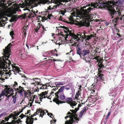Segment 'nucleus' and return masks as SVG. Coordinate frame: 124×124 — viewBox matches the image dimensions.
Here are the masks:
<instances>
[{"instance_id":"obj_32","label":"nucleus","mask_w":124,"mask_h":124,"mask_svg":"<svg viewBox=\"0 0 124 124\" xmlns=\"http://www.w3.org/2000/svg\"><path fill=\"white\" fill-rule=\"evenodd\" d=\"M53 16L52 14H48L47 16H46V20L47 21H49V20H51L52 19Z\"/></svg>"},{"instance_id":"obj_26","label":"nucleus","mask_w":124,"mask_h":124,"mask_svg":"<svg viewBox=\"0 0 124 124\" xmlns=\"http://www.w3.org/2000/svg\"><path fill=\"white\" fill-rule=\"evenodd\" d=\"M77 54H79L80 57L81 55L82 54V52L81 51V49L79 47H77L76 48Z\"/></svg>"},{"instance_id":"obj_28","label":"nucleus","mask_w":124,"mask_h":124,"mask_svg":"<svg viewBox=\"0 0 124 124\" xmlns=\"http://www.w3.org/2000/svg\"><path fill=\"white\" fill-rule=\"evenodd\" d=\"M6 93L5 91L4 90L2 91L1 94H0V101L2 99L4 98V96H5Z\"/></svg>"},{"instance_id":"obj_35","label":"nucleus","mask_w":124,"mask_h":124,"mask_svg":"<svg viewBox=\"0 0 124 124\" xmlns=\"http://www.w3.org/2000/svg\"><path fill=\"white\" fill-rule=\"evenodd\" d=\"M41 25L42 27V34H44L45 32V31H47L46 28L45 27H44V26H43L42 24H40Z\"/></svg>"},{"instance_id":"obj_18","label":"nucleus","mask_w":124,"mask_h":124,"mask_svg":"<svg viewBox=\"0 0 124 124\" xmlns=\"http://www.w3.org/2000/svg\"><path fill=\"white\" fill-rule=\"evenodd\" d=\"M12 67V68L13 70V72L14 73V74L16 75L17 73H19V74H21L20 72L21 71L20 70L19 68L18 67L12 65H11Z\"/></svg>"},{"instance_id":"obj_60","label":"nucleus","mask_w":124,"mask_h":124,"mask_svg":"<svg viewBox=\"0 0 124 124\" xmlns=\"http://www.w3.org/2000/svg\"><path fill=\"white\" fill-rule=\"evenodd\" d=\"M19 117L21 118V119H22L24 117V116H23V114H22L21 115L19 116Z\"/></svg>"},{"instance_id":"obj_1","label":"nucleus","mask_w":124,"mask_h":124,"mask_svg":"<svg viewBox=\"0 0 124 124\" xmlns=\"http://www.w3.org/2000/svg\"><path fill=\"white\" fill-rule=\"evenodd\" d=\"M71 11H72L71 13L73 15L76 14L78 12L81 15L83 18H86L84 21L83 22H81L77 23V25L79 26V27L86 26L87 27L89 26L90 23L89 21L92 19V17L89 14L90 11L93 8H87L86 10H85L84 8H80V11L78 10V8H72Z\"/></svg>"},{"instance_id":"obj_25","label":"nucleus","mask_w":124,"mask_h":124,"mask_svg":"<svg viewBox=\"0 0 124 124\" xmlns=\"http://www.w3.org/2000/svg\"><path fill=\"white\" fill-rule=\"evenodd\" d=\"M90 51L89 50H84L83 51L82 55L85 57L86 55H88L90 54Z\"/></svg>"},{"instance_id":"obj_41","label":"nucleus","mask_w":124,"mask_h":124,"mask_svg":"<svg viewBox=\"0 0 124 124\" xmlns=\"http://www.w3.org/2000/svg\"><path fill=\"white\" fill-rule=\"evenodd\" d=\"M10 72H5V74H4V76L5 77V78L6 79H7L8 78V74H9L10 73Z\"/></svg>"},{"instance_id":"obj_51","label":"nucleus","mask_w":124,"mask_h":124,"mask_svg":"<svg viewBox=\"0 0 124 124\" xmlns=\"http://www.w3.org/2000/svg\"><path fill=\"white\" fill-rule=\"evenodd\" d=\"M119 30L118 31V32L119 33ZM116 35H118V38H121V37L122 36V35H120V34H118V33H117L116 34Z\"/></svg>"},{"instance_id":"obj_33","label":"nucleus","mask_w":124,"mask_h":124,"mask_svg":"<svg viewBox=\"0 0 124 124\" xmlns=\"http://www.w3.org/2000/svg\"><path fill=\"white\" fill-rule=\"evenodd\" d=\"M28 25H26V24L25 25L23 28V32L24 33V34L25 35L26 34V32L27 31V29H28Z\"/></svg>"},{"instance_id":"obj_49","label":"nucleus","mask_w":124,"mask_h":124,"mask_svg":"<svg viewBox=\"0 0 124 124\" xmlns=\"http://www.w3.org/2000/svg\"><path fill=\"white\" fill-rule=\"evenodd\" d=\"M10 36H12L14 35V32L13 31H11L10 32Z\"/></svg>"},{"instance_id":"obj_63","label":"nucleus","mask_w":124,"mask_h":124,"mask_svg":"<svg viewBox=\"0 0 124 124\" xmlns=\"http://www.w3.org/2000/svg\"><path fill=\"white\" fill-rule=\"evenodd\" d=\"M2 76L1 75H0V80H2V81L4 80V79L2 78Z\"/></svg>"},{"instance_id":"obj_52","label":"nucleus","mask_w":124,"mask_h":124,"mask_svg":"<svg viewBox=\"0 0 124 124\" xmlns=\"http://www.w3.org/2000/svg\"><path fill=\"white\" fill-rule=\"evenodd\" d=\"M88 108H87L86 107H84L83 109V110H84V111L85 112H86V110Z\"/></svg>"},{"instance_id":"obj_13","label":"nucleus","mask_w":124,"mask_h":124,"mask_svg":"<svg viewBox=\"0 0 124 124\" xmlns=\"http://www.w3.org/2000/svg\"><path fill=\"white\" fill-rule=\"evenodd\" d=\"M7 61L4 56L0 57V68L5 69L8 67Z\"/></svg>"},{"instance_id":"obj_39","label":"nucleus","mask_w":124,"mask_h":124,"mask_svg":"<svg viewBox=\"0 0 124 124\" xmlns=\"http://www.w3.org/2000/svg\"><path fill=\"white\" fill-rule=\"evenodd\" d=\"M57 51L56 49H55L54 50H51V52L52 54H53L54 55H55L54 53H55H55H56V55L57 56H58V54H57Z\"/></svg>"},{"instance_id":"obj_12","label":"nucleus","mask_w":124,"mask_h":124,"mask_svg":"<svg viewBox=\"0 0 124 124\" xmlns=\"http://www.w3.org/2000/svg\"><path fill=\"white\" fill-rule=\"evenodd\" d=\"M65 86H62L58 90V91L55 93V98H54L53 100V101L55 102L58 100H59L58 98L59 97V94H61L62 93H63V91L64 88Z\"/></svg>"},{"instance_id":"obj_47","label":"nucleus","mask_w":124,"mask_h":124,"mask_svg":"<svg viewBox=\"0 0 124 124\" xmlns=\"http://www.w3.org/2000/svg\"><path fill=\"white\" fill-rule=\"evenodd\" d=\"M40 110H41V109L40 108H39V109H37L36 110V112H37V115L40 113Z\"/></svg>"},{"instance_id":"obj_59","label":"nucleus","mask_w":124,"mask_h":124,"mask_svg":"<svg viewBox=\"0 0 124 124\" xmlns=\"http://www.w3.org/2000/svg\"><path fill=\"white\" fill-rule=\"evenodd\" d=\"M9 118L8 116V117H5V119L6 121H8L9 120Z\"/></svg>"},{"instance_id":"obj_30","label":"nucleus","mask_w":124,"mask_h":124,"mask_svg":"<svg viewBox=\"0 0 124 124\" xmlns=\"http://www.w3.org/2000/svg\"><path fill=\"white\" fill-rule=\"evenodd\" d=\"M62 93L61 94H59V97L60 99L62 100H63L65 99V96L64 95L63 93Z\"/></svg>"},{"instance_id":"obj_53","label":"nucleus","mask_w":124,"mask_h":124,"mask_svg":"<svg viewBox=\"0 0 124 124\" xmlns=\"http://www.w3.org/2000/svg\"><path fill=\"white\" fill-rule=\"evenodd\" d=\"M99 48H98L96 47V48L95 50V52H96V53H99L100 52H98V51L99 50Z\"/></svg>"},{"instance_id":"obj_40","label":"nucleus","mask_w":124,"mask_h":124,"mask_svg":"<svg viewBox=\"0 0 124 124\" xmlns=\"http://www.w3.org/2000/svg\"><path fill=\"white\" fill-rule=\"evenodd\" d=\"M80 95V93H78V92H77L76 93V94L75 96V99H76L77 100H78V98L79 97V96Z\"/></svg>"},{"instance_id":"obj_2","label":"nucleus","mask_w":124,"mask_h":124,"mask_svg":"<svg viewBox=\"0 0 124 124\" xmlns=\"http://www.w3.org/2000/svg\"><path fill=\"white\" fill-rule=\"evenodd\" d=\"M62 27L64 29L66 30L67 31H64L65 32L67 33V35H63L65 39H66L69 36H71V39L69 40L70 42L71 43L74 42V44H77L81 41L83 42L84 39H83L84 36V35H82V33L80 32H79L77 33L76 35L74 33V31L71 30H70L69 28L65 26H63ZM71 30V29H70Z\"/></svg>"},{"instance_id":"obj_4","label":"nucleus","mask_w":124,"mask_h":124,"mask_svg":"<svg viewBox=\"0 0 124 124\" xmlns=\"http://www.w3.org/2000/svg\"><path fill=\"white\" fill-rule=\"evenodd\" d=\"M20 8H0V10L2 9H5V11L4 12V15L2 16V18H5L6 16L8 17H12V21L11 22H12L16 19L17 16V15H13L16 13L17 11H21Z\"/></svg>"},{"instance_id":"obj_61","label":"nucleus","mask_w":124,"mask_h":124,"mask_svg":"<svg viewBox=\"0 0 124 124\" xmlns=\"http://www.w3.org/2000/svg\"><path fill=\"white\" fill-rule=\"evenodd\" d=\"M73 52V50H72V49H71L70 52L69 53H66V54H67H67H69L71 52Z\"/></svg>"},{"instance_id":"obj_55","label":"nucleus","mask_w":124,"mask_h":124,"mask_svg":"<svg viewBox=\"0 0 124 124\" xmlns=\"http://www.w3.org/2000/svg\"><path fill=\"white\" fill-rule=\"evenodd\" d=\"M110 112H109L107 115V116L105 119H107L108 118V117L110 115Z\"/></svg>"},{"instance_id":"obj_43","label":"nucleus","mask_w":124,"mask_h":124,"mask_svg":"<svg viewBox=\"0 0 124 124\" xmlns=\"http://www.w3.org/2000/svg\"><path fill=\"white\" fill-rule=\"evenodd\" d=\"M55 84L56 85V87H59L58 85H63V84L62 83H60V82H56L55 83Z\"/></svg>"},{"instance_id":"obj_15","label":"nucleus","mask_w":124,"mask_h":124,"mask_svg":"<svg viewBox=\"0 0 124 124\" xmlns=\"http://www.w3.org/2000/svg\"><path fill=\"white\" fill-rule=\"evenodd\" d=\"M47 93V92L45 91L44 92H42L41 93L39 94H38V95L39 96V99L40 100V101L42 102V100L44 98H45L46 97L47 99H51L50 98V97L51 96V95H50L48 97L46 96Z\"/></svg>"},{"instance_id":"obj_17","label":"nucleus","mask_w":124,"mask_h":124,"mask_svg":"<svg viewBox=\"0 0 124 124\" xmlns=\"http://www.w3.org/2000/svg\"><path fill=\"white\" fill-rule=\"evenodd\" d=\"M83 34H84V36L83 38L85 39L86 41H87V40H89L92 38H93L95 37L96 35V34L94 32H92L90 35H88L87 36L85 35V34L84 33H83Z\"/></svg>"},{"instance_id":"obj_58","label":"nucleus","mask_w":124,"mask_h":124,"mask_svg":"<svg viewBox=\"0 0 124 124\" xmlns=\"http://www.w3.org/2000/svg\"><path fill=\"white\" fill-rule=\"evenodd\" d=\"M59 3H60L62 1H63V0H56Z\"/></svg>"},{"instance_id":"obj_29","label":"nucleus","mask_w":124,"mask_h":124,"mask_svg":"<svg viewBox=\"0 0 124 124\" xmlns=\"http://www.w3.org/2000/svg\"><path fill=\"white\" fill-rule=\"evenodd\" d=\"M8 94H6V100L7 101H8L9 98L11 97V96L13 95L14 94V93L13 92H12L10 94H9V95H8Z\"/></svg>"},{"instance_id":"obj_54","label":"nucleus","mask_w":124,"mask_h":124,"mask_svg":"<svg viewBox=\"0 0 124 124\" xmlns=\"http://www.w3.org/2000/svg\"><path fill=\"white\" fill-rule=\"evenodd\" d=\"M64 35V34H61V33H60L59 34V36H60V35H61L62 36V37H63L64 38H63V39H65V40H67V38L68 37H67V38H66V39H65V38L64 37L63 35Z\"/></svg>"},{"instance_id":"obj_3","label":"nucleus","mask_w":124,"mask_h":124,"mask_svg":"<svg viewBox=\"0 0 124 124\" xmlns=\"http://www.w3.org/2000/svg\"><path fill=\"white\" fill-rule=\"evenodd\" d=\"M108 10V12L111 16V18L115 17L112 22L114 24V26H116L117 23L120 20H123L124 22V15L122 14V10L121 8H116L117 11L114 8H106Z\"/></svg>"},{"instance_id":"obj_20","label":"nucleus","mask_w":124,"mask_h":124,"mask_svg":"<svg viewBox=\"0 0 124 124\" xmlns=\"http://www.w3.org/2000/svg\"><path fill=\"white\" fill-rule=\"evenodd\" d=\"M40 23H38V25L37 26L36 28L35 29V32H36L37 34H39V32H40L42 34V27Z\"/></svg>"},{"instance_id":"obj_64","label":"nucleus","mask_w":124,"mask_h":124,"mask_svg":"<svg viewBox=\"0 0 124 124\" xmlns=\"http://www.w3.org/2000/svg\"><path fill=\"white\" fill-rule=\"evenodd\" d=\"M81 91V88H79L78 89V91L77 92H78V93H80Z\"/></svg>"},{"instance_id":"obj_9","label":"nucleus","mask_w":124,"mask_h":124,"mask_svg":"<svg viewBox=\"0 0 124 124\" xmlns=\"http://www.w3.org/2000/svg\"><path fill=\"white\" fill-rule=\"evenodd\" d=\"M99 68L98 69V73L97 74L98 77L96 78L97 81H104L105 78H104V76L102 73V70L101 69L104 68V66L102 63H101L99 66Z\"/></svg>"},{"instance_id":"obj_37","label":"nucleus","mask_w":124,"mask_h":124,"mask_svg":"<svg viewBox=\"0 0 124 124\" xmlns=\"http://www.w3.org/2000/svg\"><path fill=\"white\" fill-rule=\"evenodd\" d=\"M77 104V103L75 101H74L73 102H71L70 104V106L71 107H72V108H74L73 106H76V105Z\"/></svg>"},{"instance_id":"obj_10","label":"nucleus","mask_w":124,"mask_h":124,"mask_svg":"<svg viewBox=\"0 0 124 124\" xmlns=\"http://www.w3.org/2000/svg\"><path fill=\"white\" fill-rule=\"evenodd\" d=\"M71 113L70 112H68L67 114V115H67L65 117V119H66L68 118H70V119L69 120H67L65 122L66 124H72L74 122L75 120H77V119L76 118V117L75 116L74 114L73 113V112H71Z\"/></svg>"},{"instance_id":"obj_45","label":"nucleus","mask_w":124,"mask_h":124,"mask_svg":"<svg viewBox=\"0 0 124 124\" xmlns=\"http://www.w3.org/2000/svg\"><path fill=\"white\" fill-rule=\"evenodd\" d=\"M5 71L4 72H3L2 71H0V75H1L2 76H4V74H5Z\"/></svg>"},{"instance_id":"obj_42","label":"nucleus","mask_w":124,"mask_h":124,"mask_svg":"<svg viewBox=\"0 0 124 124\" xmlns=\"http://www.w3.org/2000/svg\"><path fill=\"white\" fill-rule=\"evenodd\" d=\"M85 113L84 112H83L82 111L80 112L79 114V118H81L83 114H84Z\"/></svg>"},{"instance_id":"obj_46","label":"nucleus","mask_w":124,"mask_h":124,"mask_svg":"<svg viewBox=\"0 0 124 124\" xmlns=\"http://www.w3.org/2000/svg\"><path fill=\"white\" fill-rule=\"evenodd\" d=\"M13 113L14 114V116H17L19 115L17 112V111L14 112Z\"/></svg>"},{"instance_id":"obj_16","label":"nucleus","mask_w":124,"mask_h":124,"mask_svg":"<svg viewBox=\"0 0 124 124\" xmlns=\"http://www.w3.org/2000/svg\"><path fill=\"white\" fill-rule=\"evenodd\" d=\"M65 100L66 101H60L59 100L56 102L55 103L58 105H59L60 104H61L63 103H65L66 102L70 104V103L72 101V99L71 97L67 98L65 99Z\"/></svg>"},{"instance_id":"obj_57","label":"nucleus","mask_w":124,"mask_h":124,"mask_svg":"<svg viewBox=\"0 0 124 124\" xmlns=\"http://www.w3.org/2000/svg\"><path fill=\"white\" fill-rule=\"evenodd\" d=\"M5 114V113H2L0 114V118Z\"/></svg>"},{"instance_id":"obj_7","label":"nucleus","mask_w":124,"mask_h":124,"mask_svg":"<svg viewBox=\"0 0 124 124\" xmlns=\"http://www.w3.org/2000/svg\"><path fill=\"white\" fill-rule=\"evenodd\" d=\"M28 8H24L23 10H27L28 11L27 13H24L23 15L22 14L20 16L22 17L24 19L27 17L29 18L34 17L36 16L35 11H34L32 9L30 10Z\"/></svg>"},{"instance_id":"obj_48","label":"nucleus","mask_w":124,"mask_h":124,"mask_svg":"<svg viewBox=\"0 0 124 124\" xmlns=\"http://www.w3.org/2000/svg\"><path fill=\"white\" fill-rule=\"evenodd\" d=\"M9 118H11L12 117L14 116V115L13 114V113H12L10 115H9L8 116Z\"/></svg>"},{"instance_id":"obj_21","label":"nucleus","mask_w":124,"mask_h":124,"mask_svg":"<svg viewBox=\"0 0 124 124\" xmlns=\"http://www.w3.org/2000/svg\"><path fill=\"white\" fill-rule=\"evenodd\" d=\"M24 90V88L20 86L18 88H17L16 89V90L15 91L17 92L15 93V94L16 95L17 93H18L20 94L21 96H23V93Z\"/></svg>"},{"instance_id":"obj_27","label":"nucleus","mask_w":124,"mask_h":124,"mask_svg":"<svg viewBox=\"0 0 124 124\" xmlns=\"http://www.w3.org/2000/svg\"><path fill=\"white\" fill-rule=\"evenodd\" d=\"M46 18L45 16H39V18H38V20L40 21H42V22H44L45 20H46Z\"/></svg>"},{"instance_id":"obj_14","label":"nucleus","mask_w":124,"mask_h":124,"mask_svg":"<svg viewBox=\"0 0 124 124\" xmlns=\"http://www.w3.org/2000/svg\"><path fill=\"white\" fill-rule=\"evenodd\" d=\"M35 79H38V80L37 81H36L35 83H31V84L33 85L34 86H36V85H42V86L41 87H39V88L41 89H46L47 88V86L46 85H43L41 83V80L39 79L38 78H33L32 80L34 81Z\"/></svg>"},{"instance_id":"obj_23","label":"nucleus","mask_w":124,"mask_h":124,"mask_svg":"<svg viewBox=\"0 0 124 124\" xmlns=\"http://www.w3.org/2000/svg\"><path fill=\"white\" fill-rule=\"evenodd\" d=\"M5 87L6 88H4V91H5L7 94H10V93L13 91V89L11 88L10 86H8L7 85H6Z\"/></svg>"},{"instance_id":"obj_62","label":"nucleus","mask_w":124,"mask_h":124,"mask_svg":"<svg viewBox=\"0 0 124 124\" xmlns=\"http://www.w3.org/2000/svg\"><path fill=\"white\" fill-rule=\"evenodd\" d=\"M34 101V100H32V101L30 103V106L31 107L32 106V103Z\"/></svg>"},{"instance_id":"obj_31","label":"nucleus","mask_w":124,"mask_h":124,"mask_svg":"<svg viewBox=\"0 0 124 124\" xmlns=\"http://www.w3.org/2000/svg\"><path fill=\"white\" fill-rule=\"evenodd\" d=\"M83 59L86 61V62H90V61H91V59L89 57V56L88 55L87 56H85L83 58Z\"/></svg>"},{"instance_id":"obj_34","label":"nucleus","mask_w":124,"mask_h":124,"mask_svg":"<svg viewBox=\"0 0 124 124\" xmlns=\"http://www.w3.org/2000/svg\"><path fill=\"white\" fill-rule=\"evenodd\" d=\"M16 94H15V95H13L12 96V98L13 99L12 100V102H13V104H14L16 103V101L17 97L16 96Z\"/></svg>"},{"instance_id":"obj_19","label":"nucleus","mask_w":124,"mask_h":124,"mask_svg":"<svg viewBox=\"0 0 124 124\" xmlns=\"http://www.w3.org/2000/svg\"><path fill=\"white\" fill-rule=\"evenodd\" d=\"M99 5H98L97 3H92L91 4H88L86 6H84L83 7H81V8H86L87 7H89L88 8H91L90 7H93V8H103L102 7L100 6H99Z\"/></svg>"},{"instance_id":"obj_44","label":"nucleus","mask_w":124,"mask_h":124,"mask_svg":"<svg viewBox=\"0 0 124 124\" xmlns=\"http://www.w3.org/2000/svg\"><path fill=\"white\" fill-rule=\"evenodd\" d=\"M23 92L24 96L25 97H26L27 95H28V93H27V91L26 92L25 90H24Z\"/></svg>"},{"instance_id":"obj_5","label":"nucleus","mask_w":124,"mask_h":124,"mask_svg":"<svg viewBox=\"0 0 124 124\" xmlns=\"http://www.w3.org/2000/svg\"><path fill=\"white\" fill-rule=\"evenodd\" d=\"M122 3V1L119 0L109 1L103 3V8H119L121 7Z\"/></svg>"},{"instance_id":"obj_22","label":"nucleus","mask_w":124,"mask_h":124,"mask_svg":"<svg viewBox=\"0 0 124 124\" xmlns=\"http://www.w3.org/2000/svg\"><path fill=\"white\" fill-rule=\"evenodd\" d=\"M79 109V108H75L74 110H70V111L71 112H73V113L74 114L75 116L76 117V118L77 119V120H74V122L76 123H78V122L77 121H79V119H80V118H79V117H77V115L76 114V113L78 110Z\"/></svg>"},{"instance_id":"obj_24","label":"nucleus","mask_w":124,"mask_h":124,"mask_svg":"<svg viewBox=\"0 0 124 124\" xmlns=\"http://www.w3.org/2000/svg\"><path fill=\"white\" fill-rule=\"evenodd\" d=\"M34 119L33 118H30L29 116L26 119L25 122L26 124H33V123Z\"/></svg>"},{"instance_id":"obj_56","label":"nucleus","mask_w":124,"mask_h":124,"mask_svg":"<svg viewBox=\"0 0 124 124\" xmlns=\"http://www.w3.org/2000/svg\"><path fill=\"white\" fill-rule=\"evenodd\" d=\"M69 59L70 60H71L72 61L75 62L72 59V58L71 57H69Z\"/></svg>"},{"instance_id":"obj_38","label":"nucleus","mask_w":124,"mask_h":124,"mask_svg":"<svg viewBox=\"0 0 124 124\" xmlns=\"http://www.w3.org/2000/svg\"><path fill=\"white\" fill-rule=\"evenodd\" d=\"M40 113H41V114H40L39 117H40L41 116V117L42 118L43 116H44L45 114H46V113L44 111L43 109H41V110H40Z\"/></svg>"},{"instance_id":"obj_8","label":"nucleus","mask_w":124,"mask_h":124,"mask_svg":"<svg viewBox=\"0 0 124 124\" xmlns=\"http://www.w3.org/2000/svg\"><path fill=\"white\" fill-rule=\"evenodd\" d=\"M14 4V3H12L9 0H0V8H8V7ZM13 7L11 6L9 8H20L19 7Z\"/></svg>"},{"instance_id":"obj_50","label":"nucleus","mask_w":124,"mask_h":124,"mask_svg":"<svg viewBox=\"0 0 124 124\" xmlns=\"http://www.w3.org/2000/svg\"><path fill=\"white\" fill-rule=\"evenodd\" d=\"M27 93H28V95H29V96H30L31 94V92L29 90H27Z\"/></svg>"},{"instance_id":"obj_36","label":"nucleus","mask_w":124,"mask_h":124,"mask_svg":"<svg viewBox=\"0 0 124 124\" xmlns=\"http://www.w3.org/2000/svg\"><path fill=\"white\" fill-rule=\"evenodd\" d=\"M13 87V88L16 90L17 88H18V84L17 82L15 81L14 82V84Z\"/></svg>"},{"instance_id":"obj_11","label":"nucleus","mask_w":124,"mask_h":124,"mask_svg":"<svg viewBox=\"0 0 124 124\" xmlns=\"http://www.w3.org/2000/svg\"><path fill=\"white\" fill-rule=\"evenodd\" d=\"M30 3L31 8L36 7L40 4H44L46 3V0H29Z\"/></svg>"},{"instance_id":"obj_6","label":"nucleus","mask_w":124,"mask_h":124,"mask_svg":"<svg viewBox=\"0 0 124 124\" xmlns=\"http://www.w3.org/2000/svg\"><path fill=\"white\" fill-rule=\"evenodd\" d=\"M12 45H13L10 43L5 47V49H3L4 57L5 58V60L8 61V66L10 65V64L11 63V61L8 59L9 58V56L11 54L10 53L11 52L10 46Z\"/></svg>"}]
</instances>
